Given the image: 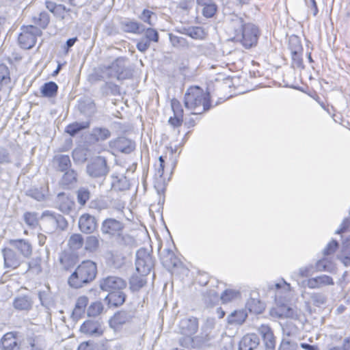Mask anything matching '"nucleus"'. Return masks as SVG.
Instances as JSON below:
<instances>
[{
    "label": "nucleus",
    "instance_id": "nucleus-52",
    "mask_svg": "<svg viewBox=\"0 0 350 350\" xmlns=\"http://www.w3.org/2000/svg\"><path fill=\"white\" fill-rule=\"evenodd\" d=\"M23 219L27 225L34 228L38 224V214L32 212H26L23 215Z\"/></svg>",
    "mask_w": 350,
    "mask_h": 350
},
{
    "label": "nucleus",
    "instance_id": "nucleus-18",
    "mask_svg": "<svg viewBox=\"0 0 350 350\" xmlns=\"http://www.w3.org/2000/svg\"><path fill=\"white\" fill-rule=\"evenodd\" d=\"M10 244L17 250L24 257H29L32 254V245L27 239H11L10 240Z\"/></svg>",
    "mask_w": 350,
    "mask_h": 350
},
{
    "label": "nucleus",
    "instance_id": "nucleus-33",
    "mask_svg": "<svg viewBox=\"0 0 350 350\" xmlns=\"http://www.w3.org/2000/svg\"><path fill=\"white\" fill-rule=\"evenodd\" d=\"M317 271H327L332 273L335 271V265L332 259L325 256L317 261L315 264Z\"/></svg>",
    "mask_w": 350,
    "mask_h": 350
},
{
    "label": "nucleus",
    "instance_id": "nucleus-11",
    "mask_svg": "<svg viewBox=\"0 0 350 350\" xmlns=\"http://www.w3.org/2000/svg\"><path fill=\"white\" fill-rule=\"evenodd\" d=\"M109 147L125 154H130L135 149V142L125 137H119L109 142Z\"/></svg>",
    "mask_w": 350,
    "mask_h": 350
},
{
    "label": "nucleus",
    "instance_id": "nucleus-39",
    "mask_svg": "<svg viewBox=\"0 0 350 350\" xmlns=\"http://www.w3.org/2000/svg\"><path fill=\"white\" fill-rule=\"evenodd\" d=\"M47 191V189L42 187H32L26 191V194L38 201H43L46 198Z\"/></svg>",
    "mask_w": 350,
    "mask_h": 350
},
{
    "label": "nucleus",
    "instance_id": "nucleus-32",
    "mask_svg": "<svg viewBox=\"0 0 350 350\" xmlns=\"http://www.w3.org/2000/svg\"><path fill=\"white\" fill-rule=\"evenodd\" d=\"M36 41L37 40L35 38L34 36H31L24 29H23V31L18 36V43L22 48L25 49L32 48L36 43Z\"/></svg>",
    "mask_w": 350,
    "mask_h": 350
},
{
    "label": "nucleus",
    "instance_id": "nucleus-5",
    "mask_svg": "<svg viewBox=\"0 0 350 350\" xmlns=\"http://www.w3.org/2000/svg\"><path fill=\"white\" fill-rule=\"evenodd\" d=\"M86 172L92 178H105L109 172V167L105 157L97 156L86 165Z\"/></svg>",
    "mask_w": 350,
    "mask_h": 350
},
{
    "label": "nucleus",
    "instance_id": "nucleus-49",
    "mask_svg": "<svg viewBox=\"0 0 350 350\" xmlns=\"http://www.w3.org/2000/svg\"><path fill=\"white\" fill-rule=\"evenodd\" d=\"M99 246L98 239L95 236H89L87 237L85 243V248L87 251L94 252Z\"/></svg>",
    "mask_w": 350,
    "mask_h": 350
},
{
    "label": "nucleus",
    "instance_id": "nucleus-13",
    "mask_svg": "<svg viewBox=\"0 0 350 350\" xmlns=\"http://www.w3.org/2000/svg\"><path fill=\"white\" fill-rule=\"evenodd\" d=\"M258 331L262 338L266 350H275V340L271 327L267 325H261Z\"/></svg>",
    "mask_w": 350,
    "mask_h": 350
},
{
    "label": "nucleus",
    "instance_id": "nucleus-62",
    "mask_svg": "<svg viewBox=\"0 0 350 350\" xmlns=\"http://www.w3.org/2000/svg\"><path fill=\"white\" fill-rule=\"evenodd\" d=\"M297 344L295 342L282 340L278 350H296Z\"/></svg>",
    "mask_w": 350,
    "mask_h": 350
},
{
    "label": "nucleus",
    "instance_id": "nucleus-6",
    "mask_svg": "<svg viewBox=\"0 0 350 350\" xmlns=\"http://www.w3.org/2000/svg\"><path fill=\"white\" fill-rule=\"evenodd\" d=\"M125 225L122 221L112 217L105 219L101 224L100 231L107 237H121Z\"/></svg>",
    "mask_w": 350,
    "mask_h": 350
},
{
    "label": "nucleus",
    "instance_id": "nucleus-25",
    "mask_svg": "<svg viewBox=\"0 0 350 350\" xmlns=\"http://www.w3.org/2000/svg\"><path fill=\"white\" fill-rule=\"evenodd\" d=\"M196 2L202 8V13L204 17L211 18L215 14L217 5L213 0H196Z\"/></svg>",
    "mask_w": 350,
    "mask_h": 350
},
{
    "label": "nucleus",
    "instance_id": "nucleus-60",
    "mask_svg": "<svg viewBox=\"0 0 350 350\" xmlns=\"http://www.w3.org/2000/svg\"><path fill=\"white\" fill-rule=\"evenodd\" d=\"M171 106L174 116L183 118V109L179 100L176 98L172 99Z\"/></svg>",
    "mask_w": 350,
    "mask_h": 350
},
{
    "label": "nucleus",
    "instance_id": "nucleus-19",
    "mask_svg": "<svg viewBox=\"0 0 350 350\" xmlns=\"http://www.w3.org/2000/svg\"><path fill=\"white\" fill-rule=\"evenodd\" d=\"M120 27L123 31L135 34H140L144 31V26L130 18H125L120 22Z\"/></svg>",
    "mask_w": 350,
    "mask_h": 350
},
{
    "label": "nucleus",
    "instance_id": "nucleus-42",
    "mask_svg": "<svg viewBox=\"0 0 350 350\" xmlns=\"http://www.w3.org/2000/svg\"><path fill=\"white\" fill-rule=\"evenodd\" d=\"M288 49L291 54L293 53L303 52L304 49L300 38L295 35H292L288 40Z\"/></svg>",
    "mask_w": 350,
    "mask_h": 350
},
{
    "label": "nucleus",
    "instance_id": "nucleus-27",
    "mask_svg": "<svg viewBox=\"0 0 350 350\" xmlns=\"http://www.w3.org/2000/svg\"><path fill=\"white\" fill-rule=\"evenodd\" d=\"M33 301L28 295L18 296L13 300V307L17 310L29 311L31 309Z\"/></svg>",
    "mask_w": 350,
    "mask_h": 350
},
{
    "label": "nucleus",
    "instance_id": "nucleus-43",
    "mask_svg": "<svg viewBox=\"0 0 350 350\" xmlns=\"http://www.w3.org/2000/svg\"><path fill=\"white\" fill-rule=\"evenodd\" d=\"M91 196L89 189L81 187L77 191V202L82 206H85Z\"/></svg>",
    "mask_w": 350,
    "mask_h": 350
},
{
    "label": "nucleus",
    "instance_id": "nucleus-20",
    "mask_svg": "<svg viewBox=\"0 0 350 350\" xmlns=\"http://www.w3.org/2000/svg\"><path fill=\"white\" fill-rule=\"evenodd\" d=\"M5 266L8 268L16 269L21 265L20 257L10 248L2 250Z\"/></svg>",
    "mask_w": 350,
    "mask_h": 350
},
{
    "label": "nucleus",
    "instance_id": "nucleus-56",
    "mask_svg": "<svg viewBox=\"0 0 350 350\" xmlns=\"http://www.w3.org/2000/svg\"><path fill=\"white\" fill-rule=\"evenodd\" d=\"M10 82V70L5 64H0V83L7 85Z\"/></svg>",
    "mask_w": 350,
    "mask_h": 350
},
{
    "label": "nucleus",
    "instance_id": "nucleus-3",
    "mask_svg": "<svg viewBox=\"0 0 350 350\" xmlns=\"http://www.w3.org/2000/svg\"><path fill=\"white\" fill-rule=\"evenodd\" d=\"M184 105L192 114H201L211 107L210 94L199 86H191L185 94Z\"/></svg>",
    "mask_w": 350,
    "mask_h": 350
},
{
    "label": "nucleus",
    "instance_id": "nucleus-23",
    "mask_svg": "<svg viewBox=\"0 0 350 350\" xmlns=\"http://www.w3.org/2000/svg\"><path fill=\"white\" fill-rule=\"evenodd\" d=\"M334 284L332 278L327 275H321L307 280V286L310 288H319L322 286L333 285Z\"/></svg>",
    "mask_w": 350,
    "mask_h": 350
},
{
    "label": "nucleus",
    "instance_id": "nucleus-44",
    "mask_svg": "<svg viewBox=\"0 0 350 350\" xmlns=\"http://www.w3.org/2000/svg\"><path fill=\"white\" fill-rule=\"evenodd\" d=\"M29 343V350H44L46 348L45 341L43 338L36 336L27 339Z\"/></svg>",
    "mask_w": 350,
    "mask_h": 350
},
{
    "label": "nucleus",
    "instance_id": "nucleus-47",
    "mask_svg": "<svg viewBox=\"0 0 350 350\" xmlns=\"http://www.w3.org/2000/svg\"><path fill=\"white\" fill-rule=\"evenodd\" d=\"M291 56V64L293 68L304 69L303 52L293 53Z\"/></svg>",
    "mask_w": 350,
    "mask_h": 350
},
{
    "label": "nucleus",
    "instance_id": "nucleus-7",
    "mask_svg": "<svg viewBox=\"0 0 350 350\" xmlns=\"http://www.w3.org/2000/svg\"><path fill=\"white\" fill-rule=\"evenodd\" d=\"M126 58L120 57L116 59L110 66L106 68L109 71L107 77L109 78L116 77L118 80L129 79L132 76V72L126 66Z\"/></svg>",
    "mask_w": 350,
    "mask_h": 350
},
{
    "label": "nucleus",
    "instance_id": "nucleus-51",
    "mask_svg": "<svg viewBox=\"0 0 350 350\" xmlns=\"http://www.w3.org/2000/svg\"><path fill=\"white\" fill-rule=\"evenodd\" d=\"M143 32H144V36L143 38L144 39H147L148 42H157L159 41V33L155 29L151 27L146 29L144 27V31Z\"/></svg>",
    "mask_w": 350,
    "mask_h": 350
},
{
    "label": "nucleus",
    "instance_id": "nucleus-16",
    "mask_svg": "<svg viewBox=\"0 0 350 350\" xmlns=\"http://www.w3.org/2000/svg\"><path fill=\"white\" fill-rule=\"evenodd\" d=\"M57 208L65 214H68L75 206L72 199L64 192L57 194L56 198Z\"/></svg>",
    "mask_w": 350,
    "mask_h": 350
},
{
    "label": "nucleus",
    "instance_id": "nucleus-48",
    "mask_svg": "<svg viewBox=\"0 0 350 350\" xmlns=\"http://www.w3.org/2000/svg\"><path fill=\"white\" fill-rule=\"evenodd\" d=\"M103 310V306L100 301L92 303L88 308V315L89 317H96Z\"/></svg>",
    "mask_w": 350,
    "mask_h": 350
},
{
    "label": "nucleus",
    "instance_id": "nucleus-38",
    "mask_svg": "<svg viewBox=\"0 0 350 350\" xmlns=\"http://www.w3.org/2000/svg\"><path fill=\"white\" fill-rule=\"evenodd\" d=\"M246 308L255 314H260L265 310V304L258 299L250 298L246 303Z\"/></svg>",
    "mask_w": 350,
    "mask_h": 350
},
{
    "label": "nucleus",
    "instance_id": "nucleus-9",
    "mask_svg": "<svg viewBox=\"0 0 350 350\" xmlns=\"http://www.w3.org/2000/svg\"><path fill=\"white\" fill-rule=\"evenodd\" d=\"M126 286V282L120 277L109 275L99 280L100 288L106 292H113L123 290Z\"/></svg>",
    "mask_w": 350,
    "mask_h": 350
},
{
    "label": "nucleus",
    "instance_id": "nucleus-53",
    "mask_svg": "<svg viewBox=\"0 0 350 350\" xmlns=\"http://www.w3.org/2000/svg\"><path fill=\"white\" fill-rule=\"evenodd\" d=\"M42 258L36 257L32 258L28 263L29 269L32 272L38 274L42 272Z\"/></svg>",
    "mask_w": 350,
    "mask_h": 350
},
{
    "label": "nucleus",
    "instance_id": "nucleus-34",
    "mask_svg": "<svg viewBox=\"0 0 350 350\" xmlns=\"http://www.w3.org/2000/svg\"><path fill=\"white\" fill-rule=\"evenodd\" d=\"M103 96L120 95V88L112 82H105L100 88Z\"/></svg>",
    "mask_w": 350,
    "mask_h": 350
},
{
    "label": "nucleus",
    "instance_id": "nucleus-24",
    "mask_svg": "<svg viewBox=\"0 0 350 350\" xmlns=\"http://www.w3.org/2000/svg\"><path fill=\"white\" fill-rule=\"evenodd\" d=\"M64 174L59 181V184L64 189H71L77 182L78 174L73 169L63 172Z\"/></svg>",
    "mask_w": 350,
    "mask_h": 350
},
{
    "label": "nucleus",
    "instance_id": "nucleus-40",
    "mask_svg": "<svg viewBox=\"0 0 350 350\" xmlns=\"http://www.w3.org/2000/svg\"><path fill=\"white\" fill-rule=\"evenodd\" d=\"M88 304V298L86 296L79 297L76 301L75 307L72 312V316L76 318L80 317L84 313Z\"/></svg>",
    "mask_w": 350,
    "mask_h": 350
},
{
    "label": "nucleus",
    "instance_id": "nucleus-63",
    "mask_svg": "<svg viewBox=\"0 0 350 350\" xmlns=\"http://www.w3.org/2000/svg\"><path fill=\"white\" fill-rule=\"evenodd\" d=\"M311 299L314 304L317 306H320L326 302L325 297L321 293H313L311 295Z\"/></svg>",
    "mask_w": 350,
    "mask_h": 350
},
{
    "label": "nucleus",
    "instance_id": "nucleus-61",
    "mask_svg": "<svg viewBox=\"0 0 350 350\" xmlns=\"http://www.w3.org/2000/svg\"><path fill=\"white\" fill-rule=\"evenodd\" d=\"M349 231H350V217H347L344 218L338 229L336 230L335 234H341Z\"/></svg>",
    "mask_w": 350,
    "mask_h": 350
},
{
    "label": "nucleus",
    "instance_id": "nucleus-41",
    "mask_svg": "<svg viewBox=\"0 0 350 350\" xmlns=\"http://www.w3.org/2000/svg\"><path fill=\"white\" fill-rule=\"evenodd\" d=\"M57 85L53 81H49L42 86L41 93L44 97L52 98L57 94Z\"/></svg>",
    "mask_w": 350,
    "mask_h": 350
},
{
    "label": "nucleus",
    "instance_id": "nucleus-17",
    "mask_svg": "<svg viewBox=\"0 0 350 350\" xmlns=\"http://www.w3.org/2000/svg\"><path fill=\"white\" fill-rule=\"evenodd\" d=\"M42 217H46L48 221L53 225L55 228L65 230L68 226L67 221L64 217L60 214L50 211H45L42 213Z\"/></svg>",
    "mask_w": 350,
    "mask_h": 350
},
{
    "label": "nucleus",
    "instance_id": "nucleus-29",
    "mask_svg": "<svg viewBox=\"0 0 350 350\" xmlns=\"http://www.w3.org/2000/svg\"><path fill=\"white\" fill-rule=\"evenodd\" d=\"M111 189L116 191H125L129 189L130 183L126 176L113 174L111 176Z\"/></svg>",
    "mask_w": 350,
    "mask_h": 350
},
{
    "label": "nucleus",
    "instance_id": "nucleus-36",
    "mask_svg": "<svg viewBox=\"0 0 350 350\" xmlns=\"http://www.w3.org/2000/svg\"><path fill=\"white\" fill-rule=\"evenodd\" d=\"M90 136L95 142L105 141L110 137L111 132L107 128L95 127L92 129Z\"/></svg>",
    "mask_w": 350,
    "mask_h": 350
},
{
    "label": "nucleus",
    "instance_id": "nucleus-1",
    "mask_svg": "<svg viewBox=\"0 0 350 350\" xmlns=\"http://www.w3.org/2000/svg\"><path fill=\"white\" fill-rule=\"evenodd\" d=\"M230 26L234 33V38L239 41L245 49H250L256 45L260 36L258 27L253 23H245L243 19L232 15Z\"/></svg>",
    "mask_w": 350,
    "mask_h": 350
},
{
    "label": "nucleus",
    "instance_id": "nucleus-50",
    "mask_svg": "<svg viewBox=\"0 0 350 350\" xmlns=\"http://www.w3.org/2000/svg\"><path fill=\"white\" fill-rule=\"evenodd\" d=\"M152 18H157L156 14L148 9H144L139 16V18L141 21L149 25L150 26H153L154 25L152 21Z\"/></svg>",
    "mask_w": 350,
    "mask_h": 350
},
{
    "label": "nucleus",
    "instance_id": "nucleus-4",
    "mask_svg": "<svg viewBox=\"0 0 350 350\" xmlns=\"http://www.w3.org/2000/svg\"><path fill=\"white\" fill-rule=\"evenodd\" d=\"M96 274V264L90 260H83L70 275L68 282L72 288H79L92 282Z\"/></svg>",
    "mask_w": 350,
    "mask_h": 350
},
{
    "label": "nucleus",
    "instance_id": "nucleus-22",
    "mask_svg": "<svg viewBox=\"0 0 350 350\" xmlns=\"http://www.w3.org/2000/svg\"><path fill=\"white\" fill-rule=\"evenodd\" d=\"M259 342L256 334H246L239 342V350H253L258 347Z\"/></svg>",
    "mask_w": 350,
    "mask_h": 350
},
{
    "label": "nucleus",
    "instance_id": "nucleus-8",
    "mask_svg": "<svg viewBox=\"0 0 350 350\" xmlns=\"http://www.w3.org/2000/svg\"><path fill=\"white\" fill-rule=\"evenodd\" d=\"M154 266L152 257L148 250L140 248L137 251L135 259L136 271L139 274L148 275Z\"/></svg>",
    "mask_w": 350,
    "mask_h": 350
},
{
    "label": "nucleus",
    "instance_id": "nucleus-14",
    "mask_svg": "<svg viewBox=\"0 0 350 350\" xmlns=\"http://www.w3.org/2000/svg\"><path fill=\"white\" fill-rule=\"evenodd\" d=\"M81 332L91 336H100L103 334V329L98 321L88 320L81 326Z\"/></svg>",
    "mask_w": 350,
    "mask_h": 350
},
{
    "label": "nucleus",
    "instance_id": "nucleus-59",
    "mask_svg": "<svg viewBox=\"0 0 350 350\" xmlns=\"http://www.w3.org/2000/svg\"><path fill=\"white\" fill-rule=\"evenodd\" d=\"M219 295L215 290L206 291L204 295L206 303L210 305L215 304L219 299Z\"/></svg>",
    "mask_w": 350,
    "mask_h": 350
},
{
    "label": "nucleus",
    "instance_id": "nucleus-58",
    "mask_svg": "<svg viewBox=\"0 0 350 350\" xmlns=\"http://www.w3.org/2000/svg\"><path fill=\"white\" fill-rule=\"evenodd\" d=\"M205 35L204 31L201 27H189L188 36L193 39H202Z\"/></svg>",
    "mask_w": 350,
    "mask_h": 350
},
{
    "label": "nucleus",
    "instance_id": "nucleus-21",
    "mask_svg": "<svg viewBox=\"0 0 350 350\" xmlns=\"http://www.w3.org/2000/svg\"><path fill=\"white\" fill-rule=\"evenodd\" d=\"M161 261L167 269L176 267L180 264V260L170 249H165L161 254Z\"/></svg>",
    "mask_w": 350,
    "mask_h": 350
},
{
    "label": "nucleus",
    "instance_id": "nucleus-31",
    "mask_svg": "<svg viewBox=\"0 0 350 350\" xmlns=\"http://www.w3.org/2000/svg\"><path fill=\"white\" fill-rule=\"evenodd\" d=\"M90 121L81 122H75L66 126V127L65 128V132L69 134L70 136L74 137L80 131L88 129L90 127Z\"/></svg>",
    "mask_w": 350,
    "mask_h": 350
},
{
    "label": "nucleus",
    "instance_id": "nucleus-35",
    "mask_svg": "<svg viewBox=\"0 0 350 350\" xmlns=\"http://www.w3.org/2000/svg\"><path fill=\"white\" fill-rule=\"evenodd\" d=\"M146 275L143 274H139V275L134 274L132 275L129 280L131 290L132 291H138L144 287L147 283Z\"/></svg>",
    "mask_w": 350,
    "mask_h": 350
},
{
    "label": "nucleus",
    "instance_id": "nucleus-2",
    "mask_svg": "<svg viewBox=\"0 0 350 350\" xmlns=\"http://www.w3.org/2000/svg\"><path fill=\"white\" fill-rule=\"evenodd\" d=\"M179 332L183 336L179 339V345L185 348H195L202 346L210 340L208 334L205 336H193L198 332L199 327L198 319L191 317L181 319L178 324Z\"/></svg>",
    "mask_w": 350,
    "mask_h": 350
},
{
    "label": "nucleus",
    "instance_id": "nucleus-26",
    "mask_svg": "<svg viewBox=\"0 0 350 350\" xmlns=\"http://www.w3.org/2000/svg\"><path fill=\"white\" fill-rule=\"evenodd\" d=\"M105 301L108 304L114 307L122 306L126 300V295L122 290H118L109 293L106 296Z\"/></svg>",
    "mask_w": 350,
    "mask_h": 350
},
{
    "label": "nucleus",
    "instance_id": "nucleus-30",
    "mask_svg": "<svg viewBox=\"0 0 350 350\" xmlns=\"http://www.w3.org/2000/svg\"><path fill=\"white\" fill-rule=\"evenodd\" d=\"M54 164L59 172H66L71 169V161L68 155L57 154L53 157Z\"/></svg>",
    "mask_w": 350,
    "mask_h": 350
},
{
    "label": "nucleus",
    "instance_id": "nucleus-55",
    "mask_svg": "<svg viewBox=\"0 0 350 350\" xmlns=\"http://www.w3.org/2000/svg\"><path fill=\"white\" fill-rule=\"evenodd\" d=\"M169 38L171 44L174 47H185L187 46V41L185 38L174 35L172 33H169Z\"/></svg>",
    "mask_w": 350,
    "mask_h": 350
},
{
    "label": "nucleus",
    "instance_id": "nucleus-37",
    "mask_svg": "<svg viewBox=\"0 0 350 350\" xmlns=\"http://www.w3.org/2000/svg\"><path fill=\"white\" fill-rule=\"evenodd\" d=\"M247 317V313L243 310H234L228 315L227 321L230 325H241L245 322Z\"/></svg>",
    "mask_w": 350,
    "mask_h": 350
},
{
    "label": "nucleus",
    "instance_id": "nucleus-10",
    "mask_svg": "<svg viewBox=\"0 0 350 350\" xmlns=\"http://www.w3.org/2000/svg\"><path fill=\"white\" fill-rule=\"evenodd\" d=\"M135 316V310H121L116 312L109 319V326L113 329H118L122 325L130 323Z\"/></svg>",
    "mask_w": 350,
    "mask_h": 350
},
{
    "label": "nucleus",
    "instance_id": "nucleus-46",
    "mask_svg": "<svg viewBox=\"0 0 350 350\" xmlns=\"http://www.w3.org/2000/svg\"><path fill=\"white\" fill-rule=\"evenodd\" d=\"M83 242L84 241L82 235L80 234H74L70 236L68 240V245L72 250H76L80 249L83 246Z\"/></svg>",
    "mask_w": 350,
    "mask_h": 350
},
{
    "label": "nucleus",
    "instance_id": "nucleus-45",
    "mask_svg": "<svg viewBox=\"0 0 350 350\" xmlns=\"http://www.w3.org/2000/svg\"><path fill=\"white\" fill-rule=\"evenodd\" d=\"M50 21L49 15L46 12H41L38 16L33 18V23L40 26L42 29H45Z\"/></svg>",
    "mask_w": 350,
    "mask_h": 350
},
{
    "label": "nucleus",
    "instance_id": "nucleus-54",
    "mask_svg": "<svg viewBox=\"0 0 350 350\" xmlns=\"http://www.w3.org/2000/svg\"><path fill=\"white\" fill-rule=\"evenodd\" d=\"M338 247V242L335 239H332L323 250L322 253L324 256H328L334 254Z\"/></svg>",
    "mask_w": 350,
    "mask_h": 350
},
{
    "label": "nucleus",
    "instance_id": "nucleus-15",
    "mask_svg": "<svg viewBox=\"0 0 350 350\" xmlns=\"http://www.w3.org/2000/svg\"><path fill=\"white\" fill-rule=\"evenodd\" d=\"M0 347L2 350L18 349L17 333L10 332L5 334L0 340Z\"/></svg>",
    "mask_w": 350,
    "mask_h": 350
},
{
    "label": "nucleus",
    "instance_id": "nucleus-57",
    "mask_svg": "<svg viewBox=\"0 0 350 350\" xmlns=\"http://www.w3.org/2000/svg\"><path fill=\"white\" fill-rule=\"evenodd\" d=\"M239 295V293L237 291L227 289L224 291L220 295V299H221L222 302L227 303L237 298Z\"/></svg>",
    "mask_w": 350,
    "mask_h": 350
},
{
    "label": "nucleus",
    "instance_id": "nucleus-28",
    "mask_svg": "<svg viewBox=\"0 0 350 350\" xmlns=\"http://www.w3.org/2000/svg\"><path fill=\"white\" fill-rule=\"evenodd\" d=\"M340 260L345 267L350 266V236L347 237L342 243L340 254L338 255Z\"/></svg>",
    "mask_w": 350,
    "mask_h": 350
},
{
    "label": "nucleus",
    "instance_id": "nucleus-12",
    "mask_svg": "<svg viewBox=\"0 0 350 350\" xmlns=\"http://www.w3.org/2000/svg\"><path fill=\"white\" fill-rule=\"evenodd\" d=\"M97 227V219L94 216L89 213H84L80 216L79 228L82 232L91 234L96 230Z\"/></svg>",
    "mask_w": 350,
    "mask_h": 350
},
{
    "label": "nucleus",
    "instance_id": "nucleus-64",
    "mask_svg": "<svg viewBox=\"0 0 350 350\" xmlns=\"http://www.w3.org/2000/svg\"><path fill=\"white\" fill-rule=\"evenodd\" d=\"M150 46V42L143 37L137 42L136 47L140 52H146Z\"/></svg>",
    "mask_w": 350,
    "mask_h": 350
}]
</instances>
